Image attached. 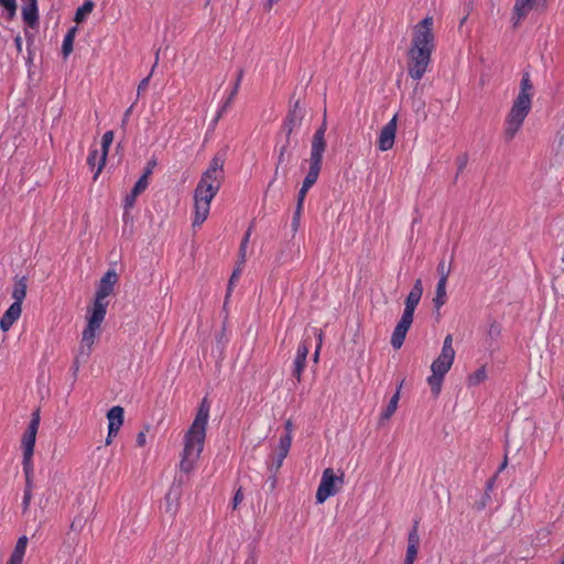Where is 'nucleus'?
I'll return each mask as SVG.
<instances>
[{
  "instance_id": "nucleus-49",
  "label": "nucleus",
  "mask_w": 564,
  "mask_h": 564,
  "mask_svg": "<svg viewBox=\"0 0 564 564\" xmlns=\"http://www.w3.org/2000/svg\"><path fill=\"white\" fill-rule=\"evenodd\" d=\"M132 108H133V106L129 107V108L126 110V112H124V115H123V118H122V121H121V127H122V128H124V127H126V124H127V122H128V120H129V117H130V115H131V112H132Z\"/></svg>"
},
{
  "instance_id": "nucleus-63",
  "label": "nucleus",
  "mask_w": 564,
  "mask_h": 564,
  "mask_svg": "<svg viewBox=\"0 0 564 564\" xmlns=\"http://www.w3.org/2000/svg\"><path fill=\"white\" fill-rule=\"evenodd\" d=\"M270 485H272L271 487L274 488L275 487V479H273V481H270Z\"/></svg>"
},
{
  "instance_id": "nucleus-3",
  "label": "nucleus",
  "mask_w": 564,
  "mask_h": 564,
  "mask_svg": "<svg viewBox=\"0 0 564 564\" xmlns=\"http://www.w3.org/2000/svg\"><path fill=\"white\" fill-rule=\"evenodd\" d=\"M209 410L210 404L207 398H204L189 430L184 436V449L180 463V469L184 473H191L194 469L204 449Z\"/></svg>"
},
{
  "instance_id": "nucleus-48",
  "label": "nucleus",
  "mask_w": 564,
  "mask_h": 564,
  "mask_svg": "<svg viewBox=\"0 0 564 564\" xmlns=\"http://www.w3.org/2000/svg\"><path fill=\"white\" fill-rule=\"evenodd\" d=\"M147 443V436L144 432H139L137 435V444L140 447H143Z\"/></svg>"
},
{
  "instance_id": "nucleus-11",
  "label": "nucleus",
  "mask_w": 564,
  "mask_h": 564,
  "mask_svg": "<svg viewBox=\"0 0 564 564\" xmlns=\"http://www.w3.org/2000/svg\"><path fill=\"white\" fill-rule=\"evenodd\" d=\"M547 0H516L513 7V14L516 21L513 25L517 26L519 22L528 17L530 11H544L546 8Z\"/></svg>"
},
{
  "instance_id": "nucleus-34",
  "label": "nucleus",
  "mask_w": 564,
  "mask_h": 564,
  "mask_svg": "<svg viewBox=\"0 0 564 564\" xmlns=\"http://www.w3.org/2000/svg\"><path fill=\"white\" fill-rule=\"evenodd\" d=\"M149 178H147L145 176H142L137 181V183L134 184L133 186V191L134 193H138V194H141L142 192H144L149 185Z\"/></svg>"
},
{
  "instance_id": "nucleus-31",
  "label": "nucleus",
  "mask_w": 564,
  "mask_h": 564,
  "mask_svg": "<svg viewBox=\"0 0 564 564\" xmlns=\"http://www.w3.org/2000/svg\"><path fill=\"white\" fill-rule=\"evenodd\" d=\"M165 502H166V512H169L171 514H175L177 511V507H178L177 498L172 499L171 492H169L165 496Z\"/></svg>"
},
{
  "instance_id": "nucleus-26",
  "label": "nucleus",
  "mask_w": 564,
  "mask_h": 564,
  "mask_svg": "<svg viewBox=\"0 0 564 564\" xmlns=\"http://www.w3.org/2000/svg\"><path fill=\"white\" fill-rule=\"evenodd\" d=\"M90 350H91V347L89 348L87 345L82 343V347H80L79 354L75 358V360L73 362V367H72L73 375H74L75 378L77 377V372L79 370L80 358H84V361H86V359L90 355Z\"/></svg>"
},
{
  "instance_id": "nucleus-2",
  "label": "nucleus",
  "mask_w": 564,
  "mask_h": 564,
  "mask_svg": "<svg viewBox=\"0 0 564 564\" xmlns=\"http://www.w3.org/2000/svg\"><path fill=\"white\" fill-rule=\"evenodd\" d=\"M225 159L215 155L208 169L202 174L200 180L194 191L195 216L193 227L200 226L208 217L210 203L220 189L224 181Z\"/></svg>"
},
{
  "instance_id": "nucleus-52",
  "label": "nucleus",
  "mask_w": 564,
  "mask_h": 564,
  "mask_svg": "<svg viewBox=\"0 0 564 564\" xmlns=\"http://www.w3.org/2000/svg\"><path fill=\"white\" fill-rule=\"evenodd\" d=\"M285 150H286V148H285V147H283V148L280 150L279 158H278L279 164L283 162Z\"/></svg>"
},
{
  "instance_id": "nucleus-39",
  "label": "nucleus",
  "mask_w": 564,
  "mask_h": 564,
  "mask_svg": "<svg viewBox=\"0 0 564 564\" xmlns=\"http://www.w3.org/2000/svg\"><path fill=\"white\" fill-rule=\"evenodd\" d=\"M288 454L289 453H286V452L278 451L276 458H275V462H274V469H275V471H278L281 468V466L283 464V460L288 456Z\"/></svg>"
},
{
  "instance_id": "nucleus-51",
  "label": "nucleus",
  "mask_w": 564,
  "mask_h": 564,
  "mask_svg": "<svg viewBox=\"0 0 564 564\" xmlns=\"http://www.w3.org/2000/svg\"><path fill=\"white\" fill-rule=\"evenodd\" d=\"M250 236H251V228H249V229L246 231V234H245V236H243L242 241H241V243H240V245H241V246H247V247H248Z\"/></svg>"
},
{
  "instance_id": "nucleus-64",
  "label": "nucleus",
  "mask_w": 564,
  "mask_h": 564,
  "mask_svg": "<svg viewBox=\"0 0 564 564\" xmlns=\"http://www.w3.org/2000/svg\"><path fill=\"white\" fill-rule=\"evenodd\" d=\"M270 485H272L271 487L274 488L275 487V479H273V481H270Z\"/></svg>"
},
{
  "instance_id": "nucleus-29",
  "label": "nucleus",
  "mask_w": 564,
  "mask_h": 564,
  "mask_svg": "<svg viewBox=\"0 0 564 564\" xmlns=\"http://www.w3.org/2000/svg\"><path fill=\"white\" fill-rule=\"evenodd\" d=\"M306 359H299L297 357L294 360V369L293 376L296 378L297 382H301L302 372L305 368Z\"/></svg>"
},
{
  "instance_id": "nucleus-43",
  "label": "nucleus",
  "mask_w": 564,
  "mask_h": 564,
  "mask_svg": "<svg viewBox=\"0 0 564 564\" xmlns=\"http://www.w3.org/2000/svg\"><path fill=\"white\" fill-rule=\"evenodd\" d=\"M240 272H241V267H239V264H238L230 276V280L228 283V293L231 291L235 280H237L240 276Z\"/></svg>"
},
{
  "instance_id": "nucleus-50",
  "label": "nucleus",
  "mask_w": 564,
  "mask_h": 564,
  "mask_svg": "<svg viewBox=\"0 0 564 564\" xmlns=\"http://www.w3.org/2000/svg\"><path fill=\"white\" fill-rule=\"evenodd\" d=\"M284 429H285V435H292V432H293V423H292V420L289 419L285 424H284Z\"/></svg>"
},
{
  "instance_id": "nucleus-13",
  "label": "nucleus",
  "mask_w": 564,
  "mask_h": 564,
  "mask_svg": "<svg viewBox=\"0 0 564 564\" xmlns=\"http://www.w3.org/2000/svg\"><path fill=\"white\" fill-rule=\"evenodd\" d=\"M397 115L381 129L379 139H378V148L381 151H388L393 148L395 133H397Z\"/></svg>"
},
{
  "instance_id": "nucleus-54",
  "label": "nucleus",
  "mask_w": 564,
  "mask_h": 564,
  "mask_svg": "<svg viewBox=\"0 0 564 564\" xmlns=\"http://www.w3.org/2000/svg\"><path fill=\"white\" fill-rule=\"evenodd\" d=\"M317 347L321 348L322 347V340H323V332L322 330H318L317 332Z\"/></svg>"
},
{
  "instance_id": "nucleus-21",
  "label": "nucleus",
  "mask_w": 564,
  "mask_h": 564,
  "mask_svg": "<svg viewBox=\"0 0 564 564\" xmlns=\"http://www.w3.org/2000/svg\"><path fill=\"white\" fill-rule=\"evenodd\" d=\"M241 76H242V73L240 72L239 76H238V79L234 86V89L230 93V95L228 96L227 100H225L223 107L220 108V110L217 112L214 121H213V126L215 127L218 122V120L221 118L224 111H226V109L230 106L232 99L235 98L237 91H238V88H239V83H240V79H241Z\"/></svg>"
},
{
  "instance_id": "nucleus-27",
  "label": "nucleus",
  "mask_w": 564,
  "mask_h": 564,
  "mask_svg": "<svg viewBox=\"0 0 564 564\" xmlns=\"http://www.w3.org/2000/svg\"><path fill=\"white\" fill-rule=\"evenodd\" d=\"M23 471L25 475V489L32 492L33 484H32V477H33V463L32 462H22Z\"/></svg>"
},
{
  "instance_id": "nucleus-53",
  "label": "nucleus",
  "mask_w": 564,
  "mask_h": 564,
  "mask_svg": "<svg viewBox=\"0 0 564 564\" xmlns=\"http://www.w3.org/2000/svg\"><path fill=\"white\" fill-rule=\"evenodd\" d=\"M14 42H15L18 51H21L22 50V40H21V37L17 36Z\"/></svg>"
},
{
  "instance_id": "nucleus-18",
  "label": "nucleus",
  "mask_w": 564,
  "mask_h": 564,
  "mask_svg": "<svg viewBox=\"0 0 564 564\" xmlns=\"http://www.w3.org/2000/svg\"><path fill=\"white\" fill-rule=\"evenodd\" d=\"M26 545L28 538L25 535L20 536L7 564H22Z\"/></svg>"
},
{
  "instance_id": "nucleus-9",
  "label": "nucleus",
  "mask_w": 564,
  "mask_h": 564,
  "mask_svg": "<svg viewBox=\"0 0 564 564\" xmlns=\"http://www.w3.org/2000/svg\"><path fill=\"white\" fill-rule=\"evenodd\" d=\"M337 482L339 486L344 484V473H341L340 476H336L332 468H326L323 471L321 484L316 491V501L323 503L330 496L336 495L339 490L336 486Z\"/></svg>"
},
{
  "instance_id": "nucleus-12",
  "label": "nucleus",
  "mask_w": 564,
  "mask_h": 564,
  "mask_svg": "<svg viewBox=\"0 0 564 564\" xmlns=\"http://www.w3.org/2000/svg\"><path fill=\"white\" fill-rule=\"evenodd\" d=\"M124 410L120 405L112 406L107 412L108 419V435L106 437V445H110L115 436H117L120 427L123 424Z\"/></svg>"
},
{
  "instance_id": "nucleus-10",
  "label": "nucleus",
  "mask_w": 564,
  "mask_h": 564,
  "mask_svg": "<svg viewBox=\"0 0 564 564\" xmlns=\"http://www.w3.org/2000/svg\"><path fill=\"white\" fill-rule=\"evenodd\" d=\"M40 426V410L37 409L32 413L31 421L25 430L22 440H21V448L23 452L22 462H32V456L34 454V446L36 441V434Z\"/></svg>"
},
{
  "instance_id": "nucleus-19",
  "label": "nucleus",
  "mask_w": 564,
  "mask_h": 564,
  "mask_svg": "<svg viewBox=\"0 0 564 564\" xmlns=\"http://www.w3.org/2000/svg\"><path fill=\"white\" fill-rule=\"evenodd\" d=\"M404 382V379L400 382L395 393L392 395V398L390 399L389 401V404L387 405V408L384 409V411L382 412L381 414V417H380V422L382 423L383 421H388L390 420V417L394 414V412L397 411L398 409V402L400 400V391H401V388H402V384Z\"/></svg>"
},
{
  "instance_id": "nucleus-6",
  "label": "nucleus",
  "mask_w": 564,
  "mask_h": 564,
  "mask_svg": "<svg viewBox=\"0 0 564 564\" xmlns=\"http://www.w3.org/2000/svg\"><path fill=\"white\" fill-rule=\"evenodd\" d=\"M326 117L324 116L322 126L316 130L312 139L311 154L308 159V172L303 181L302 187L297 195L299 209L303 208V203L308 189L316 183L322 170L323 155L326 150Z\"/></svg>"
},
{
  "instance_id": "nucleus-25",
  "label": "nucleus",
  "mask_w": 564,
  "mask_h": 564,
  "mask_svg": "<svg viewBox=\"0 0 564 564\" xmlns=\"http://www.w3.org/2000/svg\"><path fill=\"white\" fill-rule=\"evenodd\" d=\"M95 7V3L91 0H87L84 2L82 7H79L75 13V22L82 23L86 15L89 14Z\"/></svg>"
},
{
  "instance_id": "nucleus-42",
  "label": "nucleus",
  "mask_w": 564,
  "mask_h": 564,
  "mask_svg": "<svg viewBox=\"0 0 564 564\" xmlns=\"http://www.w3.org/2000/svg\"><path fill=\"white\" fill-rule=\"evenodd\" d=\"M307 355H308V347L305 343H303L302 345H300V347L297 348V352H296V357L299 359H306L307 358Z\"/></svg>"
},
{
  "instance_id": "nucleus-57",
  "label": "nucleus",
  "mask_w": 564,
  "mask_h": 564,
  "mask_svg": "<svg viewBox=\"0 0 564 564\" xmlns=\"http://www.w3.org/2000/svg\"><path fill=\"white\" fill-rule=\"evenodd\" d=\"M507 462H508V458H507V456H505V459H503V462L501 463V466L499 467V470H502L503 468H506V466H507Z\"/></svg>"
},
{
  "instance_id": "nucleus-62",
  "label": "nucleus",
  "mask_w": 564,
  "mask_h": 564,
  "mask_svg": "<svg viewBox=\"0 0 564 564\" xmlns=\"http://www.w3.org/2000/svg\"><path fill=\"white\" fill-rule=\"evenodd\" d=\"M155 58H156V59H155L154 66H156V64H158V59H159V52L156 53Z\"/></svg>"
},
{
  "instance_id": "nucleus-44",
  "label": "nucleus",
  "mask_w": 564,
  "mask_h": 564,
  "mask_svg": "<svg viewBox=\"0 0 564 564\" xmlns=\"http://www.w3.org/2000/svg\"><path fill=\"white\" fill-rule=\"evenodd\" d=\"M243 500L242 489L239 488L232 499V508L237 509L238 505Z\"/></svg>"
},
{
  "instance_id": "nucleus-15",
  "label": "nucleus",
  "mask_w": 564,
  "mask_h": 564,
  "mask_svg": "<svg viewBox=\"0 0 564 564\" xmlns=\"http://www.w3.org/2000/svg\"><path fill=\"white\" fill-rule=\"evenodd\" d=\"M420 545L419 522L415 521L408 535V547L404 564H414Z\"/></svg>"
},
{
  "instance_id": "nucleus-5",
  "label": "nucleus",
  "mask_w": 564,
  "mask_h": 564,
  "mask_svg": "<svg viewBox=\"0 0 564 564\" xmlns=\"http://www.w3.org/2000/svg\"><path fill=\"white\" fill-rule=\"evenodd\" d=\"M533 84L530 74L524 72L520 83V91L514 99L506 120L505 138L510 141L520 130L532 107Z\"/></svg>"
},
{
  "instance_id": "nucleus-37",
  "label": "nucleus",
  "mask_w": 564,
  "mask_h": 564,
  "mask_svg": "<svg viewBox=\"0 0 564 564\" xmlns=\"http://www.w3.org/2000/svg\"><path fill=\"white\" fill-rule=\"evenodd\" d=\"M156 160L154 158H152L151 160L148 161L144 170H143V174L142 176H145L147 178L150 177V175L153 173V170L154 167L156 166Z\"/></svg>"
},
{
  "instance_id": "nucleus-45",
  "label": "nucleus",
  "mask_w": 564,
  "mask_h": 564,
  "mask_svg": "<svg viewBox=\"0 0 564 564\" xmlns=\"http://www.w3.org/2000/svg\"><path fill=\"white\" fill-rule=\"evenodd\" d=\"M301 212H302V209H299V206H296V209H295V213L293 216V220H292V227H293L294 231H296L299 228Z\"/></svg>"
},
{
  "instance_id": "nucleus-59",
  "label": "nucleus",
  "mask_w": 564,
  "mask_h": 564,
  "mask_svg": "<svg viewBox=\"0 0 564 564\" xmlns=\"http://www.w3.org/2000/svg\"><path fill=\"white\" fill-rule=\"evenodd\" d=\"M466 159L462 160L459 163V171H462L465 167Z\"/></svg>"
},
{
  "instance_id": "nucleus-56",
  "label": "nucleus",
  "mask_w": 564,
  "mask_h": 564,
  "mask_svg": "<svg viewBox=\"0 0 564 564\" xmlns=\"http://www.w3.org/2000/svg\"><path fill=\"white\" fill-rule=\"evenodd\" d=\"M319 349L318 347H316V350L314 352V361L317 362L318 361V356H319Z\"/></svg>"
},
{
  "instance_id": "nucleus-38",
  "label": "nucleus",
  "mask_w": 564,
  "mask_h": 564,
  "mask_svg": "<svg viewBox=\"0 0 564 564\" xmlns=\"http://www.w3.org/2000/svg\"><path fill=\"white\" fill-rule=\"evenodd\" d=\"M140 194L134 193V191L132 189L131 193L129 195H127L124 198V208L126 209L131 208L134 205L135 199Z\"/></svg>"
},
{
  "instance_id": "nucleus-23",
  "label": "nucleus",
  "mask_w": 564,
  "mask_h": 564,
  "mask_svg": "<svg viewBox=\"0 0 564 564\" xmlns=\"http://www.w3.org/2000/svg\"><path fill=\"white\" fill-rule=\"evenodd\" d=\"M446 296V283L438 281L436 285L435 297L433 299V303L437 310L445 304Z\"/></svg>"
},
{
  "instance_id": "nucleus-60",
  "label": "nucleus",
  "mask_w": 564,
  "mask_h": 564,
  "mask_svg": "<svg viewBox=\"0 0 564 564\" xmlns=\"http://www.w3.org/2000/svg\"><path fill=\"white\" fill-rule=\"evenodd\" d=\"M560 145H564V134H562L560 138Z\"/></svg>"
},
{
  "instance_id": "nucleus-14",
  "label": "nucleus",
  "mask_w": 564,
  "mask_h": 564,
  "mask_svg": "<svg viewBox=\"0 0 564 564\" xmlns=\"http://www.w3.org/2000/svg\"><path fill=\"white\" fill-rule=\"evenodd\" d=\"M305 109L301 106L300 100H296L292 108L289 110L284 122V130L286 137L290 138L296 127H299L304 118Z\"/></svg>"
},
{
  "instance_id": "nucleus-46",
  "label": "nucleus",
  "mask_w": 564,
  "mask_h": 564,
  "mask_svg": "<svg viewBox=\"0 0 564 564\" xmlns=\"http://www.w3.org/2000/svg\"><path fill=\"white\" fill-rule=\"evenodd\" d=\"M31 499H32V492L29 490H24L23 502H22L23 511L28 510Z\"/></svg>"
},
{
  "instance_id": "nucleus-41",
  "label": "nucleus",
  "mask_w": 564,
  "mask_h": 564,
  "mask_svg": "<svg viewBox=\"0 0 564 564\" xmlns=\"http://www.w3.org/2000/svg\"><path fill=\"white\" fill-rule=\"evenodd\" d=\"M247 246H241L239 247V254H238V263H239V267H242L246 262V259H247Z\"/></svg>"
},
{
  "instance_id": "nucleus-35",
  "label": "nucleus",
  "mask_w": 564,
  "mask_h": 564,
  "mask_svg": "<svg viewBox=\"0 0 564 564\" xmlns=\"http://www.w3.org/2000/svg\"><path fill=\"white\" fill-rule=\"evenodd\" d=\"M501 334V327L497 323H492L488 329V335L491 339H498Z\"/></svg>"
},
{
  "instance_id": "nucleus-36",
  "label": "nucleus",
  "mask_w": 564,
  "mask_h": 564,
  "mask_svg": "<svg viewBox=\"0 0 564 564\" xmlns=\"http://www.w3.org/2000/svg\"><path fill=\"white\" fill-rule=\"evenodd\" d=\"M0 4L9 11L11 17L15 13V10H17L15 0H0Z\"/></svg>"
},
{
  "instance_id": "nucleus-1",
  "label": "nucleus",
  "mask_w": 564,
  "mask_h": 564,
  "mask_svg": "<svg viewBox=\"0 0 564 564\" xmlns=\"http://www.w3.org/2000/svg\"><path fill=\"white\" fill-rule=\"evenodd\" d=\"M434 47L433 18L426 17L414 26L408 51L406 68L412 79L420 80L424 76Z\"/></svg>"
},
{
  "instance_id": "nucleus-22",
  "label": "nucleus",
  "mask_w": 564,
  "mask_h": 564,
  "mask_svg": "<svg viewBox=\"0 0 564 564\" xmlns=\"http://www.w3.org/2000/svg\"><path fill=\"white\" fill-rule=\"evenodd\" d=\"M76 32H77V28L73 26L68 30V32L66 33V35L64 37L63 45H62V53H63L64 57H67L73 52V43H74Z\"/></svg>"
},
{
  "instance_id": "nucleus-24",
  "label": "nucleus",
  "mask_w": 564,
  "mask_h": 564,
  "mask_svg": "<svg viewBox=\"0 0 564 564\" xmlns=\"http://www.w3.org/2000/svg\"><path fill=\"white\" fill-rule=\"evenodd\" d=\"M22 15L24 21L30 25L33 26L34 23L37 21V6L36 4H28V7L23 8Z\"/></svg>"
},
{
  "instance_id": "nucleus-61",
  "label": "nucleus",
  "mask_w": 564,
  "mask_h": 564,
  "mask_svg": "<svg viewBox=\"0 0 564 564\" xmlns=\"http://www.w3.org/2000/svg\"><path fill=\"white\" fill-rule=\"evenodd\" d=\"M29 1V4H36L37 3V0H28Z\"/></svg>"
},
{
  "instance_id": "nucleus-4",
  "label": "nucleus",
  "mask_w": 564,
  "mask_h": 564,
  "mask_svg": "<svg viewBox=\"0 0 564 564\" xmlns=\"http://www.w3.org/2000/svg\"><path fill=\"white\" fill-rule=\"evenodd\" d=\"M117 282L118 274L115 270H108L99 282L94 305L88 310L89 316L87 317V325L83 332V344L87 345L89 348L93 347L107 313L108 302L106 297L112 293Z\"/></svg>"
},
{
  "instance_id": "nucleus-30",
  "label": "nucleus",
  "mask_w": 564,
  "mask_h": 564,
  "mask_svg": "<svg viewBox=\"0 0 564 564\" xmlns=\"http://www.w3.org/2000/svg\"><path fill=\"white\" fill-rule=\"evenodd\" d=\"M290 251V243H282L278 252L275 253L274 262L280 265L282 264L286 252Z\"/></svg>"
},
{
  "instance_id": "nucleus-40",
  "label": "nucleus",
  "mask_w": 564,
  "mask_h": 564,
  "mask_svg": "<svg viewBox=\"0 0 564 564\" xmlns=\"http://www.w3.org/2000/svg\"><path fill=\"white\" fill-rule=\"evenodd\" d=\"M97 158H98V150L90 151V153L87 158V164L89 165V167L91 170H94L97 164Z\"/></svg>"
},
{
  "instance_id": "nucleus-16",
  "label": "nucleus",
  "mask_w": 564,
  "mask_h": 564,
  "mask_svg": "<svg viewBox=\"0 0 564 564\" xmlns=\"http://www.w3.org/2000/svg\"><path fill=\"white\" fill-rule=\"evenodd\" d=\"M22 313V305L12 303L0 319V328L8 332Z\"/></svg>"
},
{
  "instance_id": "nucleus-8",
  "label": "nucleus",
  "mask_w": 564,
  "mask_h": 564,
  "mask_svg": "<svg viewBox=\"0 0 564 564\" xmlns=\"http://www.w3.org/2000/svg\"><path fill=\"white\" fill-rule=\"evenodd\" d=\"M454 358L455 350L453 348V336L447 335L444 339L440 356L433 361L431 366L432 375L427 378V383L435 397H437L441 392L444 376L451 369Z\"/></svg>"
},
{
  "instance_id": "nucleus-17",
  "label": "nucleus",
  "mask_w": 564,
  "mask_h": 564,
  "mask_svg": "<svg viewBox=\"0 0 564 564\" xmlns=\"http://www.w3.org/2000/svg\"><path fill=\"white\" fill-rule=\"evenodd\" d=\"M113 141V131H107L102 135V142H101V154L98 158V164L97 170L94 174V180H97L98 175L102 171L104 166L106 165L107 155L109 152V148Z\"/></svg>"
},
{
  "instance_id": "nucleus-33",
  "label": "nucleus",
  "mask_w": 564,
  "mask_h": 564,
  "mask_svg": "<svg viewBox=\"0 0 564 564\" xmlns=\"http://www.w3.org/2000/svg\"><path fill=\"white\" fill-rule=\"evenodd\" d=\"M437 273L440 275L438 281H443V283H447V279L449 275V268H446L445 262L441 261L437 265Z\"/></svg>"
},
{
  "instance_id": "nucleus-20",
  "label": "nucleus",
  "mask_w": 564,
  "mask_h": 564,
  "mask_svg": "<svg viewBox=\"0 0 564 564\" xmlns=\"http://www.w3.org/2000/svg\"><path fill=\"white\" fill-rule=\"evenodd\" d=\"M26 289H28V285H26L25 276L15 281V283L13 285V290H12V297L14 300L13 303H18V304L22 305L23 300L26 296Z\"/></svg>"
},
{
  "instance_id": "nucleus-7",
  "label": "nucleus",
  "mask_w": 564,
  "mask_h": 564,
  "mask_svg": "<svg viewBox=\"0 0 564 564\" xmlns=\"http://www.w3.org/2000/svg\"><path fill=\"white\" fill-rule=\"evenodd\" d=\"M423 294V285L421 279H417L410 293L408 294L404 302V311L403 314L398 322L392 336H391V345L394 349H400L404 343L408 330L410 329L413 323L414 311L420 303V300Z\"/></svg>"
},
{
  "instance_id": "nucleus-32",
  "label": "nucleus",
  "mask_w": 564,
  "mask_h": 564,
  "mask_svg": "<svg viewBox=\"0 0 564 564\" xmlns=\"http://www.w3.org/2000/svg\"><path fill=\"white\" fill-rule=\"evenodd\" d=\"M291 444H292V435H284L279 441L278 451L289 453Z\"/></svg>"
},
{
  "instance_id": "nucleus-28",
  "label": "nucleus",
  "mask_w": 564,
  "mask_h": 564,
  "mask_svg": "<svg viewBox=\"0 0 564 564\" xmlns=\"http://www.w3.org/2000/svg\"><path fill=\"white\" fill-rule=\"evenodd\" d=\"M487 377L485 367H480L474 373H471L468 378L469 386H477L482 382Z\"/></svg>"
},
{
  "instance_id": "nucleus-47",
  "label": "nucleus",
  "mask_w": 564,
  "mask_h": 564,
  "mask_svg": "<svg viewBox=\"0 0 564 564\" xmlns=\"http://www.w3.org/2000/svg\"><path fill=\"white\" fill-rule=\"evenodd\" d=\"M150 76L151 74L143 78L140 83H139V86H138V95H140L143 90L147 89L148 85H149V80H150Z\"/></svg>"
},
{
  "instance_id": "nucleus-58",
  "label": "nucleus",
  "mask_w": 564,
  "mask_h": 564,
  "mask_svg": "<svg viewBox=\"0 0 564 564\" xmlns=\"http://www.w3.org/2000/svg\"><path fill=\"white\" fill-rule=\"evenodd\" d=\"M561 283H562V279H561V278H556V279L554 280V288H556V286H561Z\"/></svg>"
},
{
  "instance_id": "nucleus-55",
  "label": "nucleus",
  "mask_w": 564,
  "mask_h": 564,
  "mask_svg": "<svg viewBox=\"0 0 564 564\" xmlns=\"http://www.w3.org/2000/svg\"><path fill=\"white\" fill-rule=\"evenodd\" d=\"M279 0H268L265 8L270 10L274 3H276Z\"/></svg>"
}]
</instances>
